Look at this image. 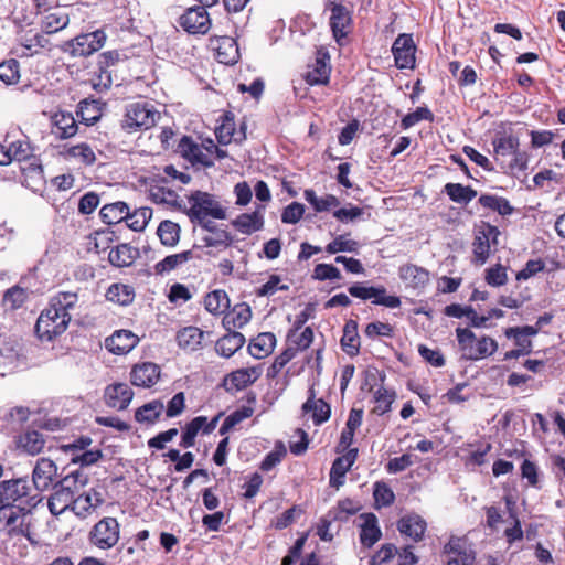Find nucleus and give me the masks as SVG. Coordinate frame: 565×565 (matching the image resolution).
Wrapping results in <instances>:
<instances>
[{"label":"nucleus","instance_id":"nucleus-1","mask_svg":"<svg viewBox=\"0 0 565 565\" xmlns=\"http://www.w3.org/2000/svg\"><path fill=\"white\" fill-rule=\"evenodd\" d=\"M76 292L60 291L54 295L49 306L40 313L35 323V333L42 341H52L67 329L71 311L76 307Z\"/></svg>","mask_w":565,"mask_h":565},{"label":"nucleus","instance_id":"nucleus-2","mask_svg":"<svg viewBox=\"0 0 565 565\" xmlns=\"http://www.w3.org/2000/svg\"><path fill=\"white\" fill-rule=\"evenodd\" d=\"M456 337L461 359L467 361L486 359L498 350V342L493 338L488 335L477 338L468 328H457Z\"/></svg>","mask_w":565,"mask_h":565},{"label":"nucleus","instance_id":"nucleus-3","mask_svg":"<svg viewBox=\"0 0 565 565\" xmlns=\"http://www.w3.org/2000/svg\"><path fill=\"white\" fill-rule=\"evenodd\" d=\"M188 207L184 212L190 222L204 221L205 218L225 220L226 207L215 198V195L194 191L188 196Z\"/></svg>","mask_w":565,"mask_h":565},{"label":"nucleus","instance_id":"nucleus-4","mask_svg":"<svg viewBox=\"0 0 565 565\" xmlns=\"http://www.w3.org/2000/svg\"><path fill=\"white\" fill-rule=\"evenodd\" d=\"M160 118V113L149 102H135L126 105L120 127L128 134L147 130L153 127Z\"/></svg>","mask_w":565,"mask_h":565},{"label":"nucleus","instance_id":"nucleus-5","mask_svg":"<svg viewBox=\"0 0 565 565\" xmlns=\"http://www.w3.org/2000/svg\"><path fill=\"white\" fill-rule=\"evenodd\" d=\"M28 497H0V531L8 530L10 533L15 531L18 520L24 519L30 513L31 508L35 505L34 499L25 500Z\"/></svg>","mask_w":565,"mask_h":565},{"label":"nucleus","instance_id":"nucleus-6","mask_svg":"<svg viewBox=\"0 0 565 565\" xmlns=\"http://www.w3.org/2000/svg\"><path fill=\"white\" fill-rule=\"evenodd\" d=\"M106 39V33L98 29L64 42L61 50L72 57H86L99 51L105 45Z\"/></svg>","mask_w":565,"mask_h":565},{"label":"nucleus","instance_id":"nucleus-7","mask_svg":"<svg viewBox=\"0 0 565 565\" xmlns=\"http://www.w3.org/2000/svg\"><path fill=\"white\" fill-rule=\"evenodd\" d=\"M179 25L189 34H206L212 25L206 8L203 6H192L184 10L178 19Z\"/></svg>","mask_w":565,"mask_h":565},{"label":"nucleus","instance_id":"nucleus-8","mask_svg":"<svg viewBox=\"0 0 565 565\" xmlns=\"http://www.w3.org/2000/svg\"><path fill=\"white\" fill-rule=\"evenodd\" d=\"M89 540L102 550L115 546L119 540V524L117 520L104 518L97 522L90 532Z\"/></svg>","mask_w":565,"mask_h":565},{"label":"nucleus","instance_id":"nucleus-9","mask_svg":"<svg viewBox=\"0 0 565 565\" xmlns=\"http://www.w3.org/2000/svg\"><path fill=\"white\" fill-rule=\"evenodd\" d=\"M416 45L413 35L409 33H401L392 45V54L394 62L399 70H413L416 64Z\"/></svg>","mask_w":565,"mask_h":565},{"label":"nucleus","instance_id":"nucleus-10","mask_svg":"<svg viewBox=\"0 0 565 565\" xmlns=\"http://www.w3.org/2000/svg\"><path fill=\"white\" fill-rule=\"evenodd\" d=\"M178 151L192 164L212 167L214 161L209 150V140L204 143H196L191 137L184 136L178 145Z\"/></svg>","mask_w":565,"mask_h":565},{"label":"nucleus","instance_id":"nucleus-11","mask_svg":"<svg viewBox=\"0 0 565 565\" xmlns=\"http://www.w3.org/2000/svg\"><path fill=\"white\" fill-rule=\"evenodd\" d=\"M262 375L260 366H250L235 370L224 376L222 387L228 393L239 392L254 384Z\"/></svg>","mask_w":565,"mask_h":565},{"label":"nucleus","instance_id":"nucleus-12","mask_svg":"<svg viewBox=\"0 0 565 565\" xmlns=\"http://www.w3.org/2000/svg\"><path fill=\"white\" fill-rule=\"evenodd\" d=\"M57 472L56 465L47 458L38 460L32 475V483L36 491H47L54 483Z\"/></svg>","mask_w":565,"mask_h":565},{"label":"nucleus","instance_id":"nucleus-13","mask_svg":"<svg viewBox=\"0 0 565 565\" xmlns=\"http://www.w3.org/2000/svg\"><path fill=\"white\" fill-rule=\"evenodd\" d=\"M134 397V391L127 383H113L106 386L104 399L108 407L124 411Z\"/></svg>","mask_w":565,"mask_h":565},{"label":"nucleus","instance_id":"nucleus-14","mask_svg":"<svg viewBox=\"0 0 565 565\" xmlns=\"http://www.w3.org/2000/svg\"><path fill=\"white\" fill-rule=\"evenodd\" d=\"M160 373V367L156 363L142 362L132 366L130 382L135 386L149 388L159 381Z\"/></svg>","mask_w":565,"mask_h":565},{"label":"nucleus","instance_id":"nucleus-15","mask_svg":"<svg viewBox=\"0 0 565 565\" xmlns=\"http://www.w3.org/2000/svg\"><path fill=\"white\" fill-rule=\"evenodd\" d=\"M139 342V338L129 330H117L105 340V348L113 354L129 353Z\"/></svg>","mask_w":565,"mask_h":565},{"label":"nucleus","instance_id":"nucleus-16","mask_svg":"<svg viewBox=\"0 0 565 565\" xmlns=\"http://www.w3.org/2000/svg\"><path fill=\"white\" fill-rule=\"evenodd\" d=\"M444 552L452 554L447 565H473L476 554L471 548L466 546V542L459 537H451L444 546Z\"/></svg>","mask_w":565,"mask_h":565},{"label":"nucleus","instance_id":"nucleus-17","mask_svg":"<svg viewBox=\"0 0 565 565\" xmlns=\"http://www.w3.org/2000/svg\"><path fill=\"white\" fill-rule=\"evenodd\" d=\"M264 211L265 206L259 205L252 213H243L238 215L232 222V225L244 235H250L258 232L264 227Z\"/></svg>","mask_w":565,"mask_h":565},{"label":"nucleus","instance_id":"nucleus-18","mask_svg":"<svg viewBox=\"0 0 565 565\" xmlns=\"http://www.w3.org/2000/svg\"><path fill=\"white\" fill-rule=\"evenodd\" d=\"M330 7V26L335 41L340 42V40L345 38L348 34L347 29L351 23V15L348 9L342 4L331 2Z\"/></svg>","mask_w":565,"mask_h":565},{"label":"nucleus","instance_id":"nucleus-19","mask_svg":"<svg viewBox=\"0 0 565 565\" xmlns=\"http://www.w3.org/2000/svg\"><path fill=\"white\" fill-rule=\"evenodd\" d=\"M397 530L402 535L411 537L414 542H419L424 537L426 522L417 514L405 515L398 520Z\"/></svg>","mask_w":565,"mask_h":565},{"label":"nucleus","instance_id":"nucleus-20","mask_svg":"<svg viewBox=\"0 0 565 565\" xmlns=\"http://www.w3.org/2000/svg\"><path fill=\"white\" fill-rule=\"evenodd\" d=\"M53 130L57 139H67L76 135L78 126L71 113L60 111L52 116Z\"/></svg>","mask_w":565,"mask_h":565},{"label":"nucleus","instance_id":"nucleus-21","mask_svg":"<svg viewBox=\"0 0 565 565\" xmlns=\"http://www.w3.org/2000/svg\"><path fill=\"white\" fill-rule=\"evenodd\" d=\"M399 278L411 288H424L429 281V273L423 267L407 264L399 267Z\"/></svg>","mask_w":565,"mask_h":565},{"label":"nucleus","instance_id":"nucleus-22","mask_svg":"<svg viewBox=\"0 0 565 565\" xmlns=\"http://www.w3.org/2000/svg\"><path fill=\"white\" fill-rule=\"evenodd\" d=\"M227 331L215 343L216 353L226 359L233 356L246 342L245 337L241 332L235 330Z\"/></svg>","mask_w":565,"mask_h":565},{"label":"nucleus","instance_id":"nucleus-23","mask_svg":"<svg viewBox=\"0 0 565 565\" xmlns=\"http://www.w3.org/2000/svg\"><path fill=\"white\" fill-rule=\"evenodd\" d=\"M358 456V449H350L342 457L337 458L330 470V484L338 489L343 483L347 471L352 467Z\"/></svg>","mask_w":565,"mask_h":565},{"label":"nucleus","instance_id":"nucleus-24","mask_svg":"<svg viewBox=\"0 0 565 565\" xmlns=\"http://www.w3.org/2000/svg\"><path fill=\"white\" fill-rule=\"evenodd\" d=\"M360 518L363 520L360 531V542L363 546L371 547L382 535L377 525V518L373 513H363Z\"/></svg>","mask_w":565,"mask_h":565},{"label":"nucleus","instance_id":"nucleus-25","mask_svg":"<svg viewBox=\"0 0 565 565\" xmlns=\"http://www.w3.org/2000/svg\"><path fill=\"white\" fill-rule=\"evenodd\" d=\"M204 332L196 327H185L177 333L178 345L186 351L194 352L202 348Z\"/></svg>","mask_w":565,"mask_h":565},{"label":"nucleus","instance_id":"nucleus-26","mask_svg":"<svg viewBox=\"0 0 565 565\" xmlns=\"http://www.w3.org/2000/svg\"><path fill=\"white\" fill-rule=\"evenodd\" d=\"M305 413H312V419L315 425H321L326 423L331 415V407L323 399H315L313 388L310 390V396L302 405Z\"/></svg>","mask_w":565,"mask_h":565},{"label":"nucleus","instance_id":"nucleus-27","mask_svg":"<svg viewBox=\"0 0 565 565\" xmlns=\"http://www.w3.org/2000/svg\"><path fill=\"white\" fill-rule=\"evenodd\" d=\"M252 318L250 307L243 302L234 306L231 312L223 318V326L226 330L242 329Z\"/></svg>","mask_w":565,"mask_h":565},{"label":"nucleus","instance_id":"nucleus-28","mask_svg":"<svg viewBox=\"0 0 565 565\" xmlns=\"http://www.w3.org/2000/svg\"><path fill=\"white\" fill-rule=\"evenodd\" d=\"M275 345V334L271 332H263L252 339L248 345V352L255 359H264L273 352Z\"/></svg>","mask_w":565,"mask_h":565},{"label":"nucleus","instance_id":"nucleus-29","mask_svg":"<svg viewBox=\"0 0 565 565\" xmlns=\"http://www.w3.org/2000/svg\"><path fill=\"white\" fill-rule=\"evenodd\" d=\"M163 411V403L159 399H153L136 409L135 419L140 424L153 425L158 422Z\"/></svg>","mask_w":565,"mask_h":565},{"label":"nucleus","instance_id":"nucleus-30","mask_svg":"<svg viewBox=\"0 0 565 565\" xmlns=\"http://www.w3.org/2000/svg\"><path fill=\"white\" fill-rule=\"evenodd\" d=\"M342 350L350 356H355L360 352V337L358 333V323L349 320L343 328L341 338Z\"/></svg>","mask_w":565,"mask_h":565},{"label":"nucleus","instance_id":"nucleus-31","mask_svg":"<svg viewBox=\"0 0 565 565\" xmlns=\"http://www.w3.org/2000/svg\"><path fill=\"white\" fill-rule=\"evenodd\" d=\"M331 67L322 57H318L312 66H309L305 75L307 84L310 86L326 85L330 79Z\"/></svg>","mask_w":565,"mask_h":565},{"label":"nucleus","instance_id":"nucleus-32","mask_svg":"<svg viewBox=\"0 0 565 565\" xmlns=\"http://www.w3.org/2000/svg\"><path fill=\"white\" fill-rule=\"evenodd\" d=\"M20 137L10 141L9 146L6 147L8 154L12 160L23 161L28 160L33 154V148L31 142L24 134L18 130Z\"/></svg>","mask_w":565,"mask_h":565},{"label":"nucleus","instance_id":"nucleus-33","mask_svg":"<svg viewBox=\"0 0 565 565\" xmlns=\"http://www.w3.org/2000/svg\"><path fill=\"white\" fill-rule=\"evenodd\" d=\"M45 445L43 435L36 430H28L19 436L18 447L31 456L42 451Z\"/></svg>","mask_w":565,"mask_h":565},{"label":"nucleus","instance_id":"nucleus-34","mask_svg":"<svg viewBox=\"0 0 565 565\" xmlns=\"http://www.w3.org/2000/svg\"><path fill=\"white\" fill-rule=\"evenodd\" d=\"M193 258L192 250H184L178 254L169 255L154 265L158 275L168 274Z\"/></svg>","mask_w":565,"mask_h":565},{"label":"nucleus","instance_id":"nucleus-35","mask_svg":"<svg viewBox=\"0 0 565 565\" xmlns=\"http://www.w3.org/2000/svg\"><path fill=\"white\" fill-rule=\"evenodd\" d=\"M99 214L105 223L117 224L121 221H125V218L129 215V206L125 202L118 201L104 205Z\"/></svg>","mask_w":565,"mask_h":565},{"label":"nucleus","instance_id":"nucleus-36","mask_svg":"<svg viewBox=\"0 0 565 565\" xmlns=\"http://www.w3.org/2000/svg\"><path fill=\"white\" fill-rule=\"evenodd\" d=\"M106 299L120 306H128L135 299V290L125 284H113L106 291Z\"/></svg>","mask_w":565,"mask_h":565},{"label":"nucleus","instance_id":"nucleus-37","mask_svg":"<svg viewBox=\"0 0 565 565\" xmlns=\"http://www.w3.org/2000/svg\"><path fill=\"white\" fill-rule=\"evenodd\" d=\"M137 255V250L128 244H120L115 248H111L108 254V260L116 267L130 266Z\"/></svg>","mask_w":565,"mask_h":565},{"label":"nucleus","instance_id":"nucleus-38","mask_svg":"<svg viewBox=\"0 0 565 565\" xmlns=\"http://www.w3.org/2000/svg\"><path fill=\"white\" fill-rule=\"evenodd\" d=\"M88 477L79 469L71 471L58 481L61 492L64 494H75L86 486Z\"/></svg>","mask_w":565,"mask_h":565},{"label":"nucleus","instance_id":"nucleus-39","mask_svg":"<svg viewBox=\"0 0 565 565\" xmlns=\"http://www.w3.org/2000/svg\"><path fill=\"white\" fill-rule=\"evenodd\" d=\"M444 192L452 202L458 204H468L477 196L476 190L461 183H447L444 186Z\"/></svg>","mask_w":565,"mask_h":565},{"label":"nucleus","instance_id":"nucleus-40","mask_svg":"<svg viewBox=\"0 0 565 565\" xmlns=\"http://www.w3.org/2000/svg\"><path fill=\"white\" fill-rule=\"evenodd\" d=\"M478 202L482 207L495 211L502 216L511 215L514 212V207L505 198L502 196L482 194Z\"/></svg>","mask_w":565,"mask_h":565},{"label":"nucleus","instance_id":"nucleus-41","mask_svg":"<svg viewBox=\"0 0 565 565\" xmlns=\"http://www.w3.org/2000/svg\"><path fill=\"white\" fill-rule=\"evenodd\" d=\"M96 502H92V497H70L68 510L74 512L78 518L85 519L97 508L103 501L99 497H95Z\"/></svg>","mask_w":565,"mask_h":565},{"label":"nucleus","instance_id":"nucleus-42","mask_svg":"<svg viewBox=\"0 0 565 565\" xmlns=\"http://www.w3.org/2000/svg\"><path fill=\"white\" fill-rule=\"evenodd\" d=\"M306 201L315 209L316 212H326L332 207L340 205L339 199L333 194H327L323 198H318L312 189H307L303 192Z\"/></svg>","mask_w":565,"mask_h":565},{"label":"nucleus","instance_id":"nucleus-43","mask_svg":"<svg viewBox=\"0 0 565 565\" xmlns=\"http://www.w3.org/2000/svg\"><path fill=\"white\" fill-rule=\"evenodd\" d=\"M492 146L497 156L507 157L519 149L520 141L513 134H503L492 140Z\"/></svg>","mask_w":565,"mask_h":565},{"label":"nucleus","instance_id":"nucleus-44","mask_svg":"<svg viewBox=\"0 0 565 565\" xmlns=\"http://www.w3.org/2000/svg\"><path fill=\"white\" fill-rule=\"evenodd\" d=\"M216 53L218 61L226 65L234 64L238 58L237 44L234 39L228 36H224L218 41Z\"/></svg>","mask_w":565,"mask_h":565},{"label":"nucleus","instance_id":"nucleus-45","mask_svg":"<svg viewBox=\"0 0 565 565\" xmlns=\"http://www.w3.org/2000/svg\"><path fill=\"white\" fill-rule=\"evenodd\" d=\"M157 234L162 245L172 247L180 239V226L178 223L166 220L159 224Z\"/></svg>","mask_w":565,"mask_h":565},{"label":"nucleus","instance_id":"nucleus-46","mask_svg":"<svg viewBox=\"0 0 565 565\" xmlns=\"http://www.w3.org/2000/svg\"><path fill=\"white\" fill-rule=\"evenodd\" d=\"M65 159H76L85 166H92L96 161V156L92 147L85 142L70 147L63 153Z\"/></svg>","mask_w":565,"mask_h":565},{"label":"nucleus","instance_id":"nucleus-47","mask_svg":"<svg viewBox=\"0 0 565 565\" xmlns=\"http://www.w3.org/2000/svg\"><path fill=\"white\" fill-rule=\"evenodd\" d=\"M205 425V416H196L190 420L181 435L180 446L182 448L193 447L195 444V437L200 431L203 433V426Z\"/></svg>","mask_w":565,"mask_h":565},{"label":"nucleus","instance_id":"nucleus-48","mask_svg":"<svg viewBox=\"0 0 565 565\" xmlns=\"http://www.w3.org/2000/svg\"><path fill=\"white\" fill-rule=\"evenodd\" d=\"M204 306L211 313H222L228 308L230 299L224 290H213L205 296Z\"/></svg>","mask_w":565,"mask_h":565},{"label":"nucleus","instance_id":"nucleus-49","mask_svg":"<svg viewBox=\"0 0 565 565\" xmlns=\"http://www.w3.org/2000/svg\"><path fill=\"white\" fill-rule=\"evenodd\" d=\"M396 394L394 391L387 390L384 386H380L374 392V403L375 407L373 408V413L376 415H384L391 411V406L395 401Z\"/></svg>","mask_w":565,"mask_h":565},{"label":"nucleus","instance_id":"nucleus-50","mask_svg":"<svg viewBox=\"0 0 565 565\" xmlns=\"http://www.w3.org/2000/svg\"><path fill=\"white\" fill-rule=\"evenodd\" d=\"M68 23L70 18L66 13L52 12L43 18L41 28L44 33L52 34L65 29Z\"/></svg>","mask_w":565,"mask_h":565},{"label":"nucleus","instance_id":"nucleus-51","mask_svg":"<svg viewBox=\"0 0 565 565\" xmlns=\"http://www.w3.org/2000/svg\"><path fill=\"white\" fill-rule=\"evenodd\" d=\"M152 216V210L150 207L136 209L132 213L125 218L126 224L129 228L136 232L142 231Z\"/></svg>","mask_w":565,"mask_h":565},{"label":"nucleus","instance_id":"nucleus-52","mask_svg":"<svg viewBox=\"0 0 565 565\" xmlns=\"http://www.w3.org/2000/svg\"><path fill=\"white\" fill-rule=\"evenodd\" d=\"M77 116L81 118V121L86 126H92L97 122L100 118V109L96 102H87L83 100L78 104V109L76 111Z\"/></svg>","mask_w":565,"mask_h":565},{"label":"nucleus","instance_id":"nucleus-53","mask_svg":"<svg viewBox=\"0 0 565 565\" xmlns=\"http://www.w3.org/2000/svg\"><path fill=\"white\" fill-rule=\"evenodd\" d=\"M47 35L49 34L42 31V33H36L31 38L24 36L22 40V46L24 47L25 52L23 54L26 56H32L39 53L40 49H47L51 44Z\"/></svg>","mask_w":565,"mask_h":565},{"label":"nucleus","instance_id":"nucleus-54","mask_svg":"<svg viewBox=\"0 0 565 565\" xmlns=\"http://www.w3.org/2000/svg\"><path fill=\"white\" fill-rule=\"evenodd\" d=\"M252 415L253 408L247 406H243L242 408L234 411L224 419L218 430L220 435H226L236 425L242 423L244 419L249 418Z\"/></svg>","mask_w":565,"mask_h":565},{"label":"nucleus","instance_id":"nucleus-55","mask_svg":"<svg viewBox=\"0 0 565 565\" xmlns=\"http://www.w3.org/2000/svg\"><path fill=\"white\" fill-rule=\"evenodd\" d=\"M30 490L28 478L10 479L0 483V494H29Z\"/></svg>","mask_w":565,"mask_h":565},{"label":"nucleus","instance_id":"nucleus-56","mask_svg":"<svg viewBox=\"0 0 565 565\" xmlns=\"http://www.w3.org/2000/svg\"><path fill=\"white\" fill-rule=\"evenodd\" d=\"M303 509L300 505H292L291 508L287 509L285 512H282L280 515H277L271 521V526L276 530H284L291 525L298 518H300L303 514Z\"/></svg>","mask_w":565,"mask_h":565},{"label":"nucleus","instance_id":"nucleus-57","mask_svg":"<svg viewBox=\"0 0 565 565\" xmlns=\"http://www.w3.org/2000/svg\"><path fill=\"white\" fill-rule=\"evenodd\" d=\"M20 78V64L17 60L10 58L0 63V79L7 84L12 85L18 83Z\"/></svg>","mask_w":565,"mask_h":565},{"label":"nucleus","instance_id":"nucleus-58","mask_svg":"<svg viewBox=\"0 0 565 565\" xmlns=\"http://www.w3.org/2000/svg\"><path fill=\"white\" fill-rule=\"evenodd\" d=\"M358 249L359 243L347 238L345 235H339L326 246V250L329 254H337L341 252L356 253Z\"/></svg>","mask_w":565,"mask_h":565},{"label":"nucleus","instance_id":"nucleus-59","mask_svg":"<svg viewBox=\"0 0 565 565\" xmlns=\"http://www.w3.org/2000/svg\"><path fill=\"white\" fill-rule=\"evenodd\" d=\"M473 256L476 258V262L479 264H484L491 253V244L488 242L487 236L481 235L477 232L473 243Z\"/></svg>","mask_w":565,"mask_h":565},{"label":"nucleus","instance_id":"nucleus-60","mask_svg":"<svg viewBox=\"0 0 565 565\" xmlns=\"http://www.w3.org/2000/svg\"><path fill=\"white\" fill-rule=\"evenodd\" d=\"M422 120H434V115L427 107H418L415 111L405 115L401 120L403 129H408Z\"/></svg>","mask_w":565,"mask_h":565},{"label":"nucleus","instance_id":"nucleus-61","mask_svg":"<svg viewBox=\"0 0 565 565\" xmlns=\"http://www.w3.org/2000/svg\"><path fill=\"white\" fill-rule=\"evenodd\" d=\"M296 355L295 348H287L284 352L277 355L273 364L267 370V377L275 379L280 371L289 363Z\"/></svg>","mask_w":565,"mask_h":565},{"label":"nucleus","instance_id":"nucleus-62","mask_svg":"<svg viewBox=\"0 0 565 565\" xmlns=\"http://www.w3.org/2000/svg\"><path fill=\"white\" fill-rule=\"evenodd\" d=\"M202 241L207 247L228 246L232 243L230 233L222 226L214 232L206 234Z\"/></svg>","mask_w":565,"mask_h":565},{"label":"nucleus","instance_id":"nucleus-63","mask_svg":"<svg viewBox=\"0 0 565 565\" xmlns=\"http://www.w3.org/2000/svg\"><path fill=\"white\" fill-rule=\"evenodd\" d=\"M484 279L489 286L501 287L507 284V269L501 264H497L486 270Z\"/></svg>","mask_w":565,"mask_h":565},{"label":"nucleus","instance_id":"nucleus-64","mask_svg":"<svg viewBox=\"0 0 565 565\" xmlns=\"http://www.w3.org/2000/svg\"><path fill=\"white\" fill-rule=\"evenodd\" d=\"M25 299V290L23 288L14 286L4 292L3 303L9 309H18L23 305Z\"/></svg>","mask_w":565,"mask_h":565}]
</instances>
